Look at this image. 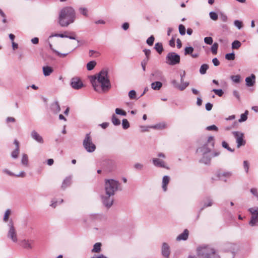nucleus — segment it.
<instances>
[{
	"label": "nucleus",
	"instance_id": "nucleus-1",
	"mask_svg": "<svg viewBox=\"0 0 258 258\" xmlns=\"http://www.w3.org/2000/svg\"><path fill=\"white\" fill-rule=\"evenodd\" d=\"M107 69L102 70L96 76L90 77L94 89L98 93H105L109 90L111 85L108 76Z\"/></svg>",
	"mask_w": 258,
	"mask_h": 258
},
{
	"label": "nucleus",
	"instance_id": "nucleus-2",
	"mask_svg": "<svg viewBox=\"0 0 258 258\" xmlns=\"http://www.w3.org/2000/svg\"><path fill=\"white\" fill-rule=\"evenodd\" d=\"M76 19V12L71 7L62 8L59 12L58 23L61 27H67L73 23Z\"/></svg>",
	"mask_w": 258,
	"mask_h": 258
},
{
	"label": "nucleus",
	"instance_id": "nucleus-3",
	"mask_svg": "<svg viewBox=\"0 0 258 258\" xmlns=\"http://www.w3.org/2000/svg\"><path fill=\"white\" fill-rule=\"evenodd\" d=\"M197 251L198 255L203 258H220L215 249L208 245L198 247Z\"/></svg>",
	"mask_w": 258,
	"mask_h": 258
},
{
	"label": "nucleus",
	"instance_id": "nucleus-4",
	"mask_svg": "<svg viewBox=\"0 0 258 258\" xmlns=\"http://www.w3.org/2000/svg\"><path fill=\"white\" fill-rule=\"evenodd\" d=\"M7 226L8 238L10 239L14 243H17L18 241V236L16 227L14 226V222L12 219H10Z\"/></svg>",
	"mask_w": 258,
	"mask_h": 258
},
{
	"label": "nucleus",
	"instance_id": "nucleus-5",
	"mask_svg": "<svg viewBox=\"0 0 258 258\" xmlns=\"http://www.w3.org/2000/svg\"><path fill=\"white\" fill-rule=\"evenodd\" d=\"M119 185V183L117 180L113 179H105L104 189L107 194L114 195L115 192L118 190Z\"/></svg>",
	"mask_w": 258,
	"mask_h": 258
},
{
	"label": "nucleus",
	"instance_id": "nucleus-6",
	"mask_svg": "<svg viewBox=\"0 0 258 258\" xmlns=\"http://www.w3.org/2000/svg\"><path fill=\"white\" fill-rule=\"evenodd\" d=\"M214 146V138L213 136L208 138L207 142L197 150L198 154H205L210 153L211 150Z\"/></svg>",
	"mask_w": 258,
	"mask_h": 258
},
{
	"label": "nucleus",
	"instance_id": "nucleus-7",
	"mask_svg": "<svg viewBox=\"0 0 258 258\" xmlns=\"http://www.w3.org/2000/svg\"><path fill=\"white\" fill-rule=\"evenodd\" d=\"M83 145L85 150L89 153H92L96 150V146L93 143L90 134H87L83 140Z\"/></svg>",
	"mask_w": 258,
	"mask_h": 258
},
{
	"label": "nucleus",
	"instance_id": "nucleus-8",
	"mask_svg": "<svg viewBox=\"0 0 258 258\" xmlns=\"http://www.w3.org/2000/svg\"><path fill=\"white\" fill-rule=\"evenodd\" d=\"M180 59L179 55L175 52H171L167 54L166 57V62L169 65L173 66L179 63Z\"/></svg>",
	"mask_w": 258,
	"mask_h": 258
},
{
	"label": "nucleus",
	"instance_id": "nucleus-9",
	"mask_svg": "<svg viewBox=\"0 0 258 258\" xmlns=\"http://www.w3.org/2000/svg\"><path fill=\"white\" fill-rule=\"evenodd\" d=\"M248 211L251 214V220L249 224L251 226L258 225V207H254L248 209Z\"/></svg>",
	"mask_w": 258,
	"mask_h": 258
},
{
	"label": "nucleus",
	"instance_id": "nucleus-10",
	"mask_svg": "<svg viewBox=\"0 0 258 258\" xmlns=\"http://www.w3.org/2000/svg\"><path fill=\"white\" fill-rule=\"evenodd\" d=\"M114 195L107 194L105 191L104 194L101 196V201L103 204L107 208H110L113 204Z\"/></svg>",
	"mask_w": 258,
	"mask_h": 258
},
{
	"label": "nucleus",
	"instance_id": "nucleus-11",
	"mask_svg": "<svg viewBox=\"0 0 258 258\" xmlns=\"http://www.w3.org/2000/svg\"><path fill=\"white\" fill-rule=\"evenodd\" d=\"M232 134L236 139L237 147L238 148L245 144V141L244 140V134L240 132H233Z\"/></svg>",
	"mask_w": 258,
	"mask_h": 258
},
{
	"label": "nucleus",
	"instance_id": "nucleus-12",
	"mask_svg": "<svg viewBox=\"0 0 258 258\" xmlns=\"http://www.w3.org/2000/svg\"><path fill=\"white\" fill-rule=\"evenodd\" d=\"M34 241L31 239H24L20 241V245L25 249H31L33 248Z\"/></svg>",
	"mask_w": 258,
	"mask_h": 258
},
{
	"label": "nucleus",
	"instance_id": "nucleus-13",
	"mask_svg": "<svg viewBox=\"0 0 258 258\" xmlns=\"http://www.w3.org/2000/svg\"><path fill=\"white\" fill-rule=\"evenodd\" d=\"M150 80L151 81L160 80L163 81L164 77L163 73L160 71H155L152 73L150 76Z\"/></svg>",
	"mask_w": 258,
	"mask_h": 258
},
{
	"label": "nucleus",
	"instance_id": "nucleus-14",
	"mask_svg": "<svg viewBox=\"0 0 258 258\" xmlns=\"http://www.w3.org/2000/svg\"><path fill=\"white\" fill-rule=\"evenodd\" d=\"M71 86L74 89L78 90L83 87V84L78 78H73L71 79Z\"/></svg>",
	"mask_w": 258,
	"mask_h": 258
},
{
	"label": "nucleus",
	"instance_id": "nucleus-15",
	"mask_svg": "<svg viewBox=\"0 0 258 258\" xmlns=\"http://www.w3.org/2000/svg\"><path fill=\"white\" fill-rule=\"evenodd\" d=\"M161 253L165 258H169L170 254V249L169 245L166 242L162 244L161 247Z\"/></svg>",
	"mask_w": 258,
	"mask_h": 258
},
{
	"label": "nucleus",
	"instance_id": "nucleus-16",
	"mask_svg": "<svg viewBox=\"0 0 258 258\" xmlns=\"http://www.w3.org/2000/svg\"><path fill=\"white\" fill-rule=\"evenodd\" d=\"M31 137L39 144H43L44 140L42 137L35 130H33L30 134Z\"/></svg>",
	"mask_w": 258,
	"mask_h": 258
},
{
	"label": "nucleus",
	"instance_id": "nucleus-17",
	"mask_svg": "<svg viewBox=\"0 0 258 258\" xmlns=\"http://www.w3.org/2000/svg\"><path fill=\"white\" fill-rule=\"evenodd\" d=\"M236 245L230 242H226L222 245V250L224 251L234 252Z\"/></svg>",
	"mask_w": 258,
	"mask_h": 258
},
{
	"label": "nucleus",
	"instance_id": "nucleus-18",
	"mask_svg": "<svg viewBox=\"0 0 258 258\" xmlns=\"http://www.w3.org/2000/svg\"><path fill=\"white\" fill-rule=\"evenodd\" d=\"M171 83L174 87L178 89L181 91L184 90L189 85V83L187 82H185L184 84L179 85L175 80H172Z\"/></svg>",
	"mask_w": 258,
	"mask_h": 258
},
{
	"label": "nucleus",
	"instance_id": "nucleus-19",
	"mask_svg": "<svg viewBox=\"0 0 258 258\" xmlns=\"http://www.w3.org/2000/svg\"><path fill=\"white\" fill-rule=\"evenodd\" d=\"M199 156L201 157L200 162L204 164H207L210 162L211 156L210 153H207L205 154H198Z\"/></svg>",
	"mask_w": 258,
	"mask_h": 258
},
{
	"label": "nucleus",
	"instance_id": "nucleus-20",
	"mask_svg": "<svg viewBox=\"0 0 258 258\" xmlns=\"http://www.w3.org/2000/svg\"><path fill=\"white\" fill-rule=\"evenodd\" d=\"M246 85L248 87H251L254 85L255 82V76L254 74H251L250 76L245 78Z\"/></svg>",
	"mask_w": 258,
	"mask_h": 258
},
{
	"label": "nucleus",
	"instance_id": "nucleus-21",
	"mask_svg": "<svg viewBox=\"0 0 258 258\" xmlns=\"http://www.w3.org/2000/svg\"><path fill=\"white\" fill-rule=\"evenodd\" d=\"M170 181V177L167 175L163 176L162 182V187L164 191H166L167 189V185Z\"/></svg>",
	"mask_w": 258,
	"mask_h": 258
},
{
	"label": "nucleus",
	"instance_id": "nucleus-22",
	"mask_svg": "<svg viewBox=\"0 0 258 258\" xmlns=\"http://www.w3.org/2000/svg\"><path fill=\"white\" fill-rule=\"evenodd\" d=\"M153 164L157 167H165V162L163 160L159 158H153L152 160Z\"/></svg>",
	"mask_w": 258,
	"mask_h": 258
},
{
	"label": "nucleus",
	"instance_id": "nucleus-23",
	"mask_svg": "<svg viewBox=\"0 0 258 258\" xmlns=\"http://www.w3.org/2000/svg\"><path fill=\"white\" fill-rule=\"evenodd\" d=\"M188 236V231L187 229H185L184 231L180 234L177 237V241L186 240Z\"/></svg>",
	"mask_w": 258,
	"mask_h": 258
},
{
	"label": "nucleus",
	"instance_id": "nucleus-24",
	"mask_svg": "<svg viewBox=\"0 0 258 258\" xmlns=\"http://www.w3.org/2000/svg\"><path fill=\"white\" fill-rule=\"evenodd\" d=\"M51 110L54 113L59 112L60 110V107L57 101H55L51 104Z\"/></svg>",
	"mask_w": 258,
	"mask_h": 258
},
{
	"label": "nucleus",
	"instance_id": "nucleus-25",
	"mask_svg": "<svg viewBox=\"0 0 258 258\" xmlns=\"http://www.w3.org/2000/svg\"><path fill=\"white\" fill-rule=\"evenodd\" d=\"M72 183V177L71 176L67 177L63 181L61 187L65 189L68 186H70Z\"/></svg>",
	"mask_w": 258,
	"mask_h": 258
},
{
	"label": "nucleus",
	"instance_id": "nucleus-26",
	"mask_svg": "<svg viewBox=\"0 0 258 258\" xmlns=\"http://www.w3.org/2000/svg\"><path fill=\"white\" fill-rule=\"evenodd\" d=\"M162 86V83L160 81H155L151 84L152 89L154 90H159Z\"/></svg>",
	"mask_w": 258,
	"mask_h": 258
},
{
	"label": "nucleus",
	"instance_id": "nucleus-27",
	"mask_svg": "<svg viewBox=\"0 0 258 258\" xmlns=\"http://www.w3.org/2000/svg\"><path fill=\"white\" fill-rule=\"evenodd\" d=\"M43 75L45 76H49L53 72V69L48 66L43 67L42 68Z\"/></svg>",
	"mask_w": 258,
	"mask_h": 258
},
{
	"label": "nucleus",
	"instance_id": "nucleus-28",
	"mask_svg": "<svg viewBox=\"0 0 258 258\" xmlns=\"http://www.w3.org/2000/svg\"><path fill=\"white\" fill-rule=\"evenodd\" d=\"M213 204V201L210 198H207L206 201H204V205L201 208V210H203L204 208L210 207Z\"/></svg>",
	"mask_w": 258,
	"mask_h": 258
},
{
	"label": "nucleus",
	"instance_id": "nucleus-29",
	"mask_svg": "<svg viewBox=\"0 0 258 258\" xmlns=\"http://www.w3.org/2000/svg\"><path fill=\"white\" fill-rule=\"evenodd\" d=\"M21 164L25 167H27L28 166V156L27 154H23L22 155Z\"/></svg>",
	"mask_w": 258,
	"mask_h": 258
},
{
	"label": "nucleus",
	"instance_id": "nucleus-30",
	"mask_svg": "<svg viewBox=\"0 0 258 258\" xmlns=\"http://www.w3.org/2000/svg\"><path fill=\"white\" fill-rule=\"evenodd\" d=\"M11 214V210L10 209H7L4 214V218H3V221L5 222H7V224L8 223V222L9 221V218Z\"/></svg>",
	"mask_w": 258,
	"mask_h": 258
},
{
	"label": "nucleus",
	"instance_id": "nucleus-31",
	"mask_svg": "<svg viewBox=\"0 0 258 258\" xmlns=\"http://www.w3.org/2000/svg\"><path fill=\"white\" fill-rule=\"evenodd\" d=\"M111 122L114 125H119L120 124V120L113 114L111 117Z\"/></svg>",
	"mask_w": 258,
	"mask_h": 258
},
{
	"label": "nucleus",
	"instance_id": "nucleus-32",
	"mask_svg": "<svg viewBox=\"0 0 258 258\" xmlns=\"http://www.w3.org/2000/svg\"><path fill=\"white\" fill-rule=\"evenodd\" d=\"M209 69V66L207 64H202L200 69V73L202 75H204L206 73L207 70Z\"/></svg>",
	"mask_w": 258,
	"mask_h": 258
},
{
	"label": "nucleus",
	"instance_id": "nucleus-33",
	"mask_svg": "<svg viewBox=\"0 0 258 258\" xmlns=\"http://www.w3.org/2000/svg\"><path fill=\"white\" fill-rule=\"evenodd\" d=\"M154 48L160 54L162 53L163 49L162 43L159 42L156 43L155 44Z\"/></svg>",
	"mask_w": 258,
	"mask_h": 258
},
{
	"label": "nucleus",
	"instance_id": "nucleus-34",
	"mask_svg": "<svg viewBox=\"0 0 258 258\" xmlns=\"http://www.w3.org/2000/svg\"><path fill=\"white\" fill-rule=\"evenodd\" d=\"M101 243L97 242L93 246V248L92 250L93 252H99L101 249Z\"/></svg>",
	"mask_w": 258,
	"mask_h": 258
},
{
	"label": "nucleus",
	"instance_id": "nucleus-35",
	"mask_svg": "<svg viewBox=\"0 0 258 258\" xmlns=\"http://www.w3.org/2000/svg\"><path fill=\"white\" fill-rule=\"evenodd\" d=\"M232 173L230 171L220 172L218 173V176L219 178H222V177H226L229 178L232 176Z\"/></svg>",
	"mask_w": 258,
	"mask_h": 258
},
{
	"label": "nucleus",
	"instance_id": "nucleus-36",
	"mask_svg": "<svg viewBox=\"0 0 258 258\" xmlns=\"http://www.w3.org/2000/svg\"><path fill=\"white\" fill-rule=\"evenodd\" d=\"M194 49L192 47H186L184 48V55H191L194 52Z\"/></svg>",
	"mask_w": 258,
	"mask_h": 258
},
{
	"label": "nucleus",
	"instance_id": "nucleus-37",
	"mask_svg": "<svg viewBox=\"0 0 258 258\" xmlns=\"http://www.w3.org/2000/svg\"><path fill=\"white\" fill-rule=\"evenodd\" d=\"M79 12L83 16L87 17L88 16V11L87 8L80 7L79 9Z\"/></svg>",
	"mask_w": 258,
	"mask_h": 258
},
{
	"label": "nucleus",
	"instance_id": "nucleus-38",
	"mask_svg": "<svg viewBox=\"0 0 258 258\" xmlns=\"http://www.w3.org/2000/svg\"><path fill=\"white\" fill-rule=\"evenodd\" d=\"M248 111L246 110L245 112L241 114L240 118L239 119L238 121L240 122L245 121L247 119Z\"/></svg>",
	"mask_w": 258,
	"mask_h": 258
},
{
	"label": "nucleus",
	"instance_id": "nucleus-39",
	"mask_svg": "<svg viewBox=\"0 0 258 258\" xmlns=\"http://www.w3.org/2000/svg\"><path fill=\"white\" fill-rule=\"evenodd\" d=\"M96 63L95 61H91L87 64V69L89 71H91L94 69Z\"/></svg>",
	"mask_w": 258,
	"mask_h": 258
},
{
	"label": "nucleus",
	"instance_id": "nucleus-40",
	"mask_svg": "<svg viewBox=\"0 0 258 258\" xmlns=\"http://www.w3.org/2000/svg\"><path fill=\"white\" fill-rule=\"evenodd\" d=\"M218 48V44L217 43L215 42L212 45L211 50L213 54H216L217 53Z\"/></svg>",
	"mask_w": 258,
	"mask_h": 258
},
{
	"label": "nucleus",
	"instance_id": "nucleus-41",
	"mask_svg": "<svg viewBox=\"0 0 258 258\" xmlns=\"http://www.w3.org/2000/svg\"><path fill=\"white\" fill-rule=\"evenodd\" d=\"M241 45V43L238 40L234 41L232 43V48L233 49H238Z\"/></svg>",
	"mask_w": 258,
	"mask_h": 258
},
{
	"label": "nucleus",
	"instance_id": "nucleus-42",
	"mask_svg": "<svg viewBox=\"0 0 258 258\" xmlns=\"http://www.w3.org/2000/svg\"><path fill=\"white\" fill-rule=\"evenodd\" d=\"M115 113L118 115H120L123 116H125L126 115V112L120 108H116L115 110Z\"/></svg>",
	"mask_w": 258,
	"mask_h": 258
},
{
	"label": "nucleus",
	"instance_id": "nucleus-43",
	"mask_svg": "<svg viewBox=\"0 0 258 258\" xmlns=\"http://www.w3.org/2000/svg\"><path fill=\"white\" fill-rule=\"evenodd\" d=\"M122 126L123 129L126 130L130 127V123L126 119L122 120Z\"/></svg>",
	"mask_w": 258,
	"mask_h": 258
},
{
	"label": "nucleus",
	"instance_id": "nucleus-44",
	"mask_svg": "<svg viewBox=\"0 0 258 258\" xmlns=\"http://www.w3.org/2000/svg\"><path fill=\"white\" fill-rule=\"evenodd\" d=\"M235 58V56L234 52L227 53L225 55V58L228 60H233Z\"/></svg>",
	"mask_w": 258,
	"mask_h": 258
},
{
	"label": "nucleus",
	"instance_id": "nucleus-45",
	"mask_svg": "<svg viewBox=\"0 0 258 258\" xmlns=\"http://www.w3.org/2000/svg\"><path fill=\"white\" fill-rule=\"evenodd\" d=\"M230 78L234 83H239L240 82V76L239 75L231 76Z\"/></svg>",
	"mask_w": 258,
	"mask_h": 258
},
{
	"label": "nucleus",
	"instance_id": "nucleus-46",
	"mask_svg": "<svg viewBox=\"0 0 258 258\" xmlns=\"http://www.w3.org/2000/svg\"><path fill=\"white\" fill-rule=\"evenodd\" d=\"M222 146L231 152H233L234 151V149H232L230 147H229L228 144L225 141H223L222 142Z\"/></svg>",
	"mask_w": 258,
	"mask_h": 258
},
{
	"label": "nucleus",
	"instance_id": "nucleus-47",
	"mask_svg": "<svg viewBox=\"0 0 258 258\" xmlns=\"http://www.w3.org/2000/svg\"><path fill=\"white\" fill-rule=\"evenodd\" d=\"M209 16L210 18L213 20V21H216L218 19V15L217 13L214 12H211L209 13Z\"/></svg>",
	"mask_w": 258,
	"mask_h": 258
},
{
	"label": "nucleus",
	"instance_id": "nucleus-48",
	"mask_svg": "<svg viewBox=\"0 0 258 258\" xmlns=\"http://www.w3.org/2000/svg\"><path fill=\"white\" fill-rule=\"evenodd\" d=\"M212 91L219 97H221L224 94V92L222 89H213Z\"/></svg>",
	"mask_w": 258,
	"mask_h": 258
},
{
	"label": "nucleus",
	"instance_id": "nucleus-49",
	"mask_svg": "<svg viewBox=\"0 0 258 258\" xmlns=\"http://www.w3.org/2000/svg\"><path fill=\"white\" fill-rule=\"evenodd\" d=\"M154 40V37L152 35L147 39L146 42L149 45L152 46L153 44Z\"/></svg>",
	"mask_w": 258,
	"mask_h": 258
},
{
	"label": "nucleus",
	"instance_id": "nucleus-50",
	"mask_svg": "<svg viewBox=\"0 0 258 258\" xmlns=\"http://www.w3.org/2000/svg\"><path fill=\"white\" fill-rule=\"evenodd\" d=\"M19 154V150L18 149H15L11 153V157L13 158L16 159L18 158Z\"/></svg>",
	"mask_w": 258,
	"mask_h": 258
},
{
	"label": "nucleus",
	"instance_id": "nucleus-51",
	"mask_svg": "<svg viewBox=\"0 0 258 258\" xmlns=\"http://www.w3.org/2000/svg\"><path fill=\"white\" fill-rule=\"evenodd\" d=\"M128 97L131 99H136V92L135 90H131L128 92Z\"/></svg>",
	"mask_w": 258,
	"mask_h": 258
},
{
	"label": "nucleus",
	"instance_id": "nucleus-52",
	"mask_svg": "<svg viewBox=\"0 0 258 258\" xmlns=\"http://www.w3.org/2000/svg\"><path fill=\"white\" fill-rule=\"evenodd\" d=\"M179 32L181 35H183L185 34V28L182 24H180L179 26Z\"/></svg>",
	"mask_w": 258,
	"mask_h": 258
},
{
	"label": "nucleus",
	"instance_id": "nucleus-53",
	"mask_svg": "<svg viewBox=\"0 0 258 258\" xmlns=\"http://www.w3.org/2000/svg\"><path fill=\"white\" fill-rule=\"evenodd\" d=\"M234 25L235 27H236L238 29H240L242 27V22L239 20H235L234 22Z\"/></svg>",
	"mask_w": 258,
	"mask_h": 258
},
{
	"label": "nucleus",
	"instance_id": "nucleus-54",
	"mask_svg": "<svg viewBox=\"0 0 258 258\" xmlns=\"http://www.w3.org/2000/svg\"><path fill=\"white\" fill-rule=\"evenodd\" d=\"M213 39L211 37H206L204 38V42L207 44L211 45L213 43Z\"/></svg>",
	"mask_w": 258,
	"mask_h": 258
},
{
	"label": "nucleus",
	"instance_id": "nucleus-55",
	"mask_svg": "<svg viewBox=\"0 0 258 258\" xmlns=\"http://www.w3.org/2000/svg\"><path fill=\"white\" fill-rule=\"evenodd\" d=\"M144 165L143 164L140 163H136L134 165V167L137 170H141L143 169Z\"/></svg>",
	"mask_w": 258,
	"mask_h": 258
},
{
	"label": "nucleus",
	"instance_id": "nucleus-56",
	"mask_svg": "<svg viewBox=\"0 0 258 258\" xmlns=\"http://www.w3.org/2000/svg\"><path fill=\"white\" fill-rule=\"evenodd\" d=\"M206 130L208 131H214L217 132L218 131V128L216 125L213 124L212 125L208 126L206 127Z\"/></svg>",
	"mask_w": 258,
	"mask_h": 258
},
{
	"label": "nucleus",
	"instance_id": "nucleus-57",
	"mask_svg": "<svg viewBox=\"0 0 258 258\" xmlns=\"http://www.w3.org/2000/svg\"><path fill=\"white\" fill-rule=\"evenodd\" d=\"M151 127L157 129H162L165 127V124L161 123L151 126Z\"/></svg>",
	"mask_w": 258,
	"mask_h": 258
},
{
	"label": "nucleus",
	"instance_id": "nucleus-58",
	"mask_svg": "<svg viewBox=\"0 0 258 258\" xmlns=\"http://www.w3.org/2000/svg\"><path fill=\"white\" fill-rule=\"evenodd\" d=\"M148 60L149 59L148 58H146L141 62V66L144 71H145L146 70V66Z\"/></svg>",
	"mask_w": 258,
	"mask_h": 258
},
{
	"label": "nucleus",
	"instance_id": "nucleus-59",
	"mask_svg": "<svg viewBox=\"0 0 258 258\" xmlns=\"http://www.w3.org/2000/svg\"><path fill=\"white\" fill-rule=\"evenodd\" d=\"M54 52L59 57L62 58L66 57L68 54V53H61L56 50H54Z\"/></svg>",
	"mask_w": 258,
	"mask_h": 258
},
{
	"label": "nucleus",
	"instance_id": "nucleus-60",
	"mask_svg": "<svg viewBox=\"0 0 258 258\" xmlns=\"http://www.w3.org/2000/svg\"><path fill=\"white\" fill-rule=\"evenodd\" d=\"M220 18L221 21L223 22H226L228 21V17L224 14L221 13L220 14Z\"/></svg>",
	"mask_w": 258,
	"mask_h": 258
},
{
	"label": "nucleus",
	"instance_id": "nucleus-61",
	"mask_svg": "<svg viewBox=\"0 0 258 258\" xmlns=\"http://www.w3.org/2000/svg\"><path fill=\"white\" fill-rule=\"evenodd\" d=\"M251 193L258 198V190L256 188H252L250 189Z\"/></svg>",
	"mask_w": 258,
	"mask_h": 258
},
{
	"label": "nucleus",
	"instance_id": "nucleus-62",
	"mask_svg": "<svg viewBox=\"0 0 258 258\" xmlns=\"http://www.w3.org/2000/svg\"><path fill=\"white\" fill-rule=\"evenodd\" d=\"M243 167L245 172L247 173L249 169V164L247 161H244L243 162Z\"/></svg>",
	"mask_w": 258,
	"mask_h": 258
},
{
	"label": "nucleus",
	"instance_id": "nucleus-63",
	"mask_svg": "<svg viewBox=\"0 0 258 258\" xmlns=\"http://www.w3.org/2000/svg\"><path fill=\"white\" fill-rule=\"evenodd\" d=\"M3 172H4L6 174H7L8 175H10V176H15V174H14L13 172H12L11 171H10V170H9L7 169H3Z\"/></svg>",
	"mask_w": 258,
	"mask_h": 258
},
{
	"label": "nucleus",
	"instance_id": "nucleus-64",
	"mask_svg": "<svg viewBox=\"0 0 258 258\" xmlns=\"http://www.w3.org/2000/svg\"><path fill=\"white\" fill-rule=\"evenodd\" d=\"M206 109L207 111H210L213 107V104L210 103H207L206 104Z\"/></svg>",
	"mask_w": 258,
	"mask_h": 258
}]
</instances>
